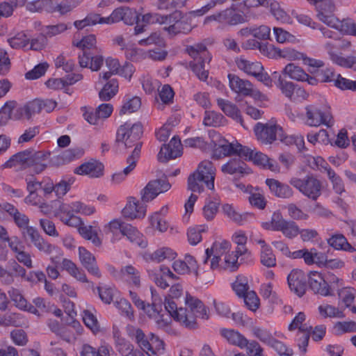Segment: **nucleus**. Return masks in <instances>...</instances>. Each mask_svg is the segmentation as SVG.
Segmentation results:
<instances>
[{"label":"nucleus","instance_id":"412c9836","mask_svg":"<svg viewBox=\"0 0 356 356\" xmlns=\"http://www.w3.org/2000/svg\"><path fill=\"white\" fill-rule=\"evenodd\" d=\"M79 259L87 271L97 278L101 277L100 270L97 265L95 257L83 247L79 248Z\"/></svg>","mask_w":356,"mask_h":356},{"label":"nucleus","instance_id":"79ce46f5","mask_svg":"<svg viewBox=\"0 0 356 356\" xmlns=\"http://www.w3.org/2000/svg\"><path fill=\"white\" fill-rule=\"evenodd\" d=\"M248 193L250 194L248 200L250 204L258 209H264L266 206V200L259 188L248 187Z\"/></svg>","mask_w":356,"mask_h":356},{"label":"nucleus","instance_id":"052dcab7","mask_svg":"<svg viewBox=\"0 0 356 356\" xmlns=\"http://www.w3.org/2000/svg\"><path fill=\"white\" fill-rule=\"evenodd\" d=\"M333 331L337 335L347 332H356V322L353 321H338L334 323Z\"/></svg>","mask_w":356,"mask_h":356},{"label":"nucleus","instance_id":"4be33fe9","mask_svg":"<svg viewBox=\"0 0 356 356\" xmlns=\"http://www.w3.org/2000/svg\"><path fill=\"white\" fill-rule=\"evenodd\" d=\"M185 303L191 309V313H193L191 316L195 319L197 317L204 320L209 319L208 309L200 300L187 293L185 298ZM189 314L191 315V314Z\"/></svg>","mask_w":356,"mask_h":356},{"label":"nucleus","instance_id":"7c9ffc66","mask_svg":"<svg viewBox=\"0 0 356 356\" xmlns=\"http://www.w3.org/2000/svg\"><path fill=\"white\" fill-rule=\"evenodd\" d=\"M176 255L177 254L172 249L163 247L157 249L154 252H145L143 257L147 262L159 263L166 259H175Z\"/></svg>","mask_w":356,"mask_h":356},{"label":"nucleus","instance_id":"ddd939ff","mask_svg":"<svg viewBox=\"0 0 356 356\" xmlns=\"http://www.w3.org/2000/svg\"><path fill=\"white\" fill-rule=\"evenodd\" d=\"M241 154V158L245 160L252 161L257 165L270 169L273 171L275 170V167L278 166L277 163L274 160L269 159L267 155L255 149H251L246 146H244Z\"/></svg>","mask_w":356,"mask_h":356},{"label":"nucleus","instance_id":"2f4dec72","mask_svg":"<svg viewBox=\"0 0 356 356\" xmlns=\"http://www.w3.org/2000/svg\"><path fill=\"white\" fill-rule=\"evenodd\" d=\"M228 79L229 87L232 91L243 96L250 94L249 92L252 84L249 81L241 79L232 74H228Z\"/></svg>","mask_w":356,"mask_h":356},{"label":"nucleus","instance_id":"f3484780","mask_svg":"<svg viewBox=\"0 0 356 356\" xmlns=\"http://www.w3.org/2000/svg\"><path fill=\"white\" fill-rule=\"evenodd\" d=\"M308 284L309 289L316 294L322 296H332V291L325 280L322 274L317 271H311L308 275Z\"/></svg>","mask_w":356,"mask_h":356},{"label":"nucleus","instance_id":"473e14b6","mask_svg":"<svg viewBox=\"0 0 356 356\" xmlns=\"http://www.w3.org/2000/svg\"><path fill=\"white\" fill-rule=\"evenodd\" d=\"M279 222L277 232H281L286 238L293 239L299 235L300 228L296 222L284 218L282 213Z\"/></svg>","mask_w":356,"mask_h":356},{"label":"nucleus","instance_id":"338daca9","mask_svg":"<svg viewBox=\"0 0 356 356\" xmlns=\"http://www.w3.org/2000/svg\"><path fill=\"white\" fill-rule=\"evenodd\" d=\"M232 289L239 297H243L248 293L249 286L248 279L243 276H238L232 284Z\"/></svg>","mask_w":356,"mask_h":356},{"label":"nucleus","instance_id":"09e8293b","mask_svg":"<svg viewBox=\"0 0 356 356\" xmlns=\"http://www.w3.org/2000/svg\"><path fill=\"white\" fill-rule=\"evenodd\" d=\"M320 315L323 318H343L345 314L338 307L328 304H323L318 307Z\"/></svg>","mask_w":356,"mask_h":356},{"label":"nucleus","instance_id":"603ef678","mask_svg":"<svg viewBox=\"0 0 356 356\" xmlns=\"http://www.w3.org/2000/svg\"><path fill=\"white\" fill-rule=\"evenodd\" d=\"M94 312H95L94 309L83 310V321L86 327H88L93 333H97L99 331L100 326Z\"/></svg>","mask_w":356,"mask_h":356},{"label":"nucleus","instance_id":"dca6fc26","mask_svg":"<svg viewBox=\"0 0 356 356\" xmlns=\"http://www.w3.org/2000/svg\"><path fill=\"white\" fill-rule=\"evenodd\" d=\"M216 21L220 23L229 25H236L243 23L245 18L243 15L236 12L234 9H226L220 13L211 15L205 18V23Z\"/></svg>","mask_w":356,"mask_h":356},{"label":"nucleus","instance_id":"bf43d9fd","mask_svg":"<svg viewBox=\"0 0 356 356\" xmlns=\"http://www.w3.org/2000/svg\"><path fill=\"white\" fill-rule=\"evenodd\" d=\"M205 62L208 60H193L190 63L192 71L202 81H207L209 76V70L205 69Z\"/></svg>","mask_w":356,"mask_h":356},{"label":"nucleus","instance_id":"774afa93","mask_svg":"<svg viewBox=\"0 0 356 356\" xmlns=\"http://www.w3.org/2000/svg\"><path fill=\"white\" fill-rule=\"evenodd\" d=\"M252 333L262 343L268 345L274 338L269 330L261 327H253L252 329Z\"/></svg>","mask_w":356,"mask_h":356},{"label":"nucleus","instance_id":"423d86ee","mask_svg":"<svg viewBox=\"0 0 356 356\" xmlns=\"http://www.w3.org/2000/svg\"><path fill=\"white\" fill-rule=\"evenodd\" d=\"M318 19L330 27L340 30L346 19L339 20L334 14L336 10L332 0H321L316 6Z\"/></svg>","mask_w":356,"mask_h":356},{"label":"nucleus","instance_id":"0e129e2a","mask_svg":"<svg viewBox=\"0 0 356 356\" xmlns=\"http://www.w3.org/2000/svg\"><path fill=\"white\" fill-rule=\"evenodd\" d=\"M8 42L13 49H23L29 44V38L24 33L21 32L8 39Z\"/></svg>","mask_w":356,"mask_h":356},{"label":"nucleus","instance_id":"aec40b11","mask_svg":"<svg viewBox=\"0 0 356 356\" xmlns=\"http://www.w3.org/2000/svg\"><path fill=\"white\" fill-rule=\"evenodd\" d=\"M325 48L329 54L330 60L334 63L345 68L356 70V56H349L343 57L341 54H337L334 51V46L330 42H327L325 44Z\"/></svg>","mask_w":356,"mask_h":356},{"label":"nucleus","instance_id":"f257e3e1","mask_svg":"<svg viewBox=\"0 0 356 356\" xmlns=\"http://www.w3.org/2000/svg\"><path fill=\"white\" fill-rule=\"evenodd\" d=\"M215 168L207 160L202 161L197 170L188 178V189L195 193H202L203 183L210 190L214 189Z\"/></svg>","mask_w":356,"mask_h":356},{"label":"nucleus","instance_id":"e2e57ef3","mask_svg":"<svg viewBox=\"0 0 356 356\" xmlns=\"http://www.w3.org/2000/svg\"><path fill=\"white\" fill-rule=\"evenodd\" d=\"M96 37L93 34H90L83 37L80 41H73L72 44L82 49V51H88L91 49L95 48Z\"/></svg>","mask_w":356,"mask_h":356},{"label":"nucleus","instance_id":"37998d69","mask_svg":"<svg viewBox=\"0 0 356 356\" xmlns=\"http://www.w3.org/2000/svg\"><path fill=\"white\" fill-rule=\"evenodd\" d=\"M149 342V346L145 353L149 356H160L164 354V343L158 337L151 333Z\"/></svg>","mask_w":356,"mask_h":356},{"label":"nucleus","instance_id":"f03ea898","mask_svg":"<svg viewBox=\"0 0 356 356\" xmlns=\"http://www.w3.org/2000/svg\"><path fill=\"white\" fill-rule=\"evenodd\" d=\"M94 212V207L88 206L81 202L76 201L70 204L62 203L58 207L56 216L65 225L69 227H76L81 224L82 219L75 216L74 213L88 216Z\"/></svg>","mask_w":356,"mask_h":356},{"label":"nucleus","instance_id":"6e6552de","mask_svg":"<svg viewBox=\"0 0 356 356\" xmlns=\"http://www.w3.org/2000/svg\"><path fill=\"white\" fill-rule=\"evenodd\" d=\"M164 306L170 316L175 321L179 322L188 329H195L197 327L196 319L187 313L186 309L182 307L178 308L177 304L172 299L166 297Z\"/></svg>","mask_w":356,"mask_h":356},{"label":"nucleus","instance_id":"4d7b16f0","mask_svg":"<svg viewBox=\"0 0 356 356\" xmlns=\"http://www.w3.org/2000/svg\"><path fill=\"white\" fill-rule=\"evenodd\" d=\"M222 212L229 218L238 224H243L247 219L248 213H238L232 204H225L222 207Z\"/></svg>","mask_w":356,"mask_h":356},{"label":"nucleus","instance_id":"4468645a","mask_svg":"<svg viewBox=\"0 0 356 356\" xmlns=\"http://www.w3.org/2000/svg\"><path fill=\"white\" fill-rule=\"evenodd\" d=\"M287 282L291 291L299 297H302L307 290V276L299 269H293L288 275Z\"/></svg>","mask_w":356,"mask_h":356},{"label":"nucleus","instance_id":"ea45409f","mask_svg":"<svg viewBox=\"0 0 356 356\" xmlns=\"http://www.w3.org/2000/svg\"><path fill=\"white\" fill-rule=\"evenodd\" d=\"M221 334L231 344L238 346L241 348H244L247 346L248 339L237 331L224 329L222 330Z\"/></svg>","mask_w":356,"mask_h":356},{"label":"nucleus","instance_id":"a19ab883","mask_svg":"<svg viewBox=\"0 0 356 356\" xmlns=\"http://www.w3.org/2000/svg\"><path fill=\"white\" fill-rule=\"evenodd\" d=\"M129 296H130L132 302H134V304L138 308L144 310L149 316L152 315V314L150 313L151 310H152L154 313V312L159 313V310L161 308V305H159V302L157 303L156 302L155 299L153 300V302L151 305L148 304L146 306L145 302L138 297V294L136 292L129 291Z\"/></svg>","mask_w":356,"mask_h":356},{"label":"nucleus","instance_id":"9d476101","mask_svg":"<svg viewBox=\"0 0 356 356\" xmlns=\"http://www.w3.org/2000/svg\"><path fill=\"white\" fill-rule=\"evenodd\" d=\"M40 99H35L24 107L17 108L15 112L8 104H6L4 107L0 111L1 119L3 118V115L7 118H13L15 120L19 119L23 114H25L28 119L31 118L33 115L39 113L42 111Z\"/></svg>","mask_w":356,"mask_h":356},{"label":"nucleus","instance_id":"680f3d73","mask_svg":"<svg viewBox=\"0 0 356 356\" xmlns=\"http://www.w3.org/2000/svg\"><path fill=\"white\" fill-rule=\"evenodd\" d=\"M141 106V100L138 97H134L124 103L120 110V115L131 113L138 111Z\"/></svg>","mask_w":356,"mask_h":356},{"label":"nucleus","instance_id":"393cba45","mask_svg":"<svg viewBox=\"0 0 356 356\" xmlns=\"http://www.w3.org/2000/svg\"><path fill=\"white\" fill-rule=\"evenodd\" d=\"M104 165L97 161L84 163L76 168L74 173L81 175H88L90 177L97 178L103 175Z\"/></svg>","mask_w":356,"mask_h":356},{"label":"nucleus","instance_id":"c85d7f7f","mask_svg":"<svg viewBox=\"0 0 356 356\" xmlns=\"http://www.w3.org/2000/svg\"><path fill=\"white\" fill-rule=\"evenodd\" d=\"M31 153V152L26 150L13 155L1 166V168H11L13 167H17L18 165H20L19 167L21 169L27 168L29 167Z\"/></svg>","mask_w":356,"mask_h":356},{"label":"nucleus","instance_id":"0eeeda50","mask_svg":"<svg viewBox=\"0 0 356 356\" xmlns=\"http://www.w3.org/2000/svg\"><path fill=\"white\" fill-rule=\"evenodd\" d=\"M305 110L307 124L314 127L324 124L327 127L334 124L333 117L329 107L309 105Z\"/></svg>","mask_w":356,"mask_h":356},{"label":"nucleus","instance_id":"c9c22d12","mask_svg":"<svg viewBox=\"0 0 356 356\" xmlns=\"http://www.w3.org/2000/svg\"><path fill=\"white\" fill-rule=\"evenodd\" d=\"M186 51L194 60H208L209 63L211 59L207 47L202 43L187 46Z\"/></svg>","mask_w":356,"mask_h":356},{"label":"nucleus","instance_id":"de8ad7c7","mask_svg":"<svg viewBox=\"0 0 356 356\" xmlns=\"http://www.w3.org/2000/svg\"><path fill=\"white\" fill-rule=\"evenodd\" d=\"M226 119L219 113L213 111H206L203 119V124L208 127H220L225 123Z\"/></svg>","mask_w":356,"mask_h":356},{"label":"nucleus","instance_id":"f8f14e48","mask_svg":"<svg viewBox=\"0 0 356 356\" xmlns=\"http://www.w3.org/2000/svg\"><path fill=\"white\" fill-rule=\"evenodd\" d=\"M170 187V184L165 179L152 180L141 191V200L143 202H149L160 193L168 191Z\"/></svg>","mask_w":356,"mask_h":356},{"label":"nucleus","instance_id":"39448f33","mask_svg":"<svg viewBox=\"0 0 356 356\" xmlns=\"http://www.w3.org/2000/svg\"><path fill=\"white\" fill-rule=\"evenodd\" d=\"M209 137L213 144V157L220 159L236 154L241 158V152L243 151L244 146L239 143H229L222 138L220 135L215 131H209Z\"/></svg>","mask_w":356,"mask_h":356},{"label":"nucleus","instance_id":"49530a36","mask_svg":"<svg viewBox=\"0 0 356 356\" xmlns=\"http://www.w3.org/2000/svg\"><path fill=\"white\" fill-rule=\"evenodd\" d=\"M126 237L131 243L135 244L141 248H145L148 245L146 237L140 232L136 227L131 225Z\"/></svg>","mask_w":356,"mask_h":356},{"label":"nucleus","instance_id":"6e6d98bb","mask_svg":"<svg viewBox=\"0 0 356 356\" xmlns=\"http://www.w3.org/2000/svg\"><path fill=\"white\" fill-rule=\"evenodd\" d=\"M188 0H156V6L159 10H172L186 6Z\"/></svg>","mask_w":356,"mask_h":356},{"label":"nucleus","instance_id":"bb28decb","mask_svg":"<svg viewBox=\"0 0 356 356\" xmlns=\"http://www.w3.org/2000/svg\"><path fill=\"white\" fill-rule=\"evenodd\" d=\"M49 155V153L40 151L31 153L28 168H31L36 174L42 172L47 167Z\"/></svg>","mask_w":356,"mask_h":356},{"label":"nucleus","instance_id":"a18cd8bd","mask_svg":"<svg viewBox=\"0 0 356 356\" xmlns=\"http://www.w3.org/2000/svg\"><path fill=\"white\" fill-rule=\"evenodd\" d=\"M282 74L298 81H304L307 77V74L300 67L293 63L286 65L282 70Z\"/></svg>","mask_w":356,"mask_h":356},{"label":"nucleus","instance_id":"72a5a7b5","mask_svg":"<svg viewBox=\"0 0 356 356\" xmlns=\"http://www.w3.org/2000/svg\"><path fill=\"white\" fill-rule=\"evenodd\" d=\"M74 227L78 229L79 234L84 239L90 241L94 245L98 247L101 245L102 241L98 236L97 230L92 225H86L81 220V224Z\"/></svg>","mask_w":356,"mask_h":356},{"label":"nucleus","instance_id":"c03bdc74","mask_svg":"<svg viewBox=\"0 0 356 356\" xmlns=\"http://www.w3.org/2000/svg\"><path fill=\"white\" fill-rule=\"evenodd\" d=\"M167 17V15H161L157 13H148L144 15L137 13L136 19L147 25L154 24H166Z\"/></svg>","mask_w":356,"mask_h":356},{"label":"nucleus","instance_id":"2eb2a0df","mask_svg":"<svg viewBox=\"0 0 356 356\" xmlns=\"http://www.w3.org/2000/svg\"><path fill=\"white\" fill-rule=\"evenodd\" d=\"M141 152V143H138L131 154L127 159V165L122 172L113 174V183L120 184L135 169L140 158Z\"/></svg>","mask_w":356,"mask_h":356},{"label":"nucleus","instance_id":"69168bd1","mask_svg":"<svg viewBox=\"0 0 356 356\" xmlns=\"http://www.w3.org/2000/svg\"><path fill=\"white\" fill-rule=\"evenodd\" d=\"M22 233L25 241L30 242L33 246L42 238L37 228L30 226Z\"/></svg>","mask_w":356,"mask_h":356},{"label":"nucleus","instance_id":"4c0bfd02","mask_svg":"<svg viewBox=\"0 0 356 356\" xmlns=\"http://www.w3.org/2000/svg\"><path fill=\"white\" fill-rule=\"evenodd\" d=\"M113 337L117 351L122 356H128L133 350L132 345L122 337L118 329L113 327Z\"/></svg>","mask_w":356,"mask_h":356},{"label":"nucleus","instance_id":"58836bf2","mask_svg":"<svg viewBox=\"0 0 356 356\" xmlns=\"http://www.w3.org/2000/svg\"><path fill=\"white\" fill-rule=\"evenodd\" d=\"M273 77L277 79L275 81V85L281 90L282 93L290 99H295L293 97L296 90V85L293 82L284 79L281 74L277 72H273Z\"/></svg>","mask_w":356,"mask_h":356},{"label":"nucleus","instance_id":"cd10ccee","mask_svg":"<svg viewBox=\"0 0 356 356\" xmlns=\"http://www.w3.org/2000/svg\"><path fill=\"white\" fill-rule=\"evenodd\" d=\"M137 18V12L128 7H120L113 10V23L122 21L125 24L133 25Z\"/></svg>","mask_w":356,"mask_h":356},{"label":"nucleus","instance_id":"1a4fd4ad","mask_svg":"<svg viewBox=\"0 0 356 356\" xmlns=\"http://www.w3.org/2000/svg\"><path fill=\"white\" fill-rule=\"evenodd\" d=\"M167 24L168 26L163 27L165 31L170 37H175L180 34H188L192 30L191 24L182 17L181 12H175L167 15Z\"/></svg>","mask_w":356,"mask_h":356},{"label":"nucleus","instance_id":"a211bd4d","mask_svg":"<svg viewBox=\"0 0 356 356\" xmlns=\"http://www.w3.org/2000/svg\"><path fill=\"white\" fill-rule=\"evenodd\" d=\"M182 145L179 138L174 136L168 145H163L158 154L161 162H166L181 155Z\"/></svg>","mask_w":356,"mask_h":356},{"label":"nucleus","instance_id":"c756f323","mask_svg":"<svg viewBox=\"0 0 356 356\" xmlns=\"http://www.w3.org/2000/svg\"><path fill=\"white\" fill-rule=\"evenodd\" d=\"M126 331L129 337L134 340L138 346L145 352L149 346V338L144 332L140 328L131 325L127 326Z\"/></svg>","mask_w":356,"mask_h":356},{"label":"nucleus","instance_id":"f704fd0d","mask_svg":"<svg viewBox=\"0 0 356 356\" xmlns=\"http://www.w3.org/2000/svg\"><path fill=\"white\" fill-rule=\"evenodd\" d=\"M111 16L107 17H102L100 15L96 13H90L88 15L83 19L76 20L74 22V26L77 29H83L86 26H93L96 24H109Z\"/></svg>","mask_w":356,"mask_h":356},{"label":"nucleus","instance_id":"b1692460","mask_svg":"<svg viewBox=\"0 0 356 356\" xmlns=\"http://www.w3.org/2000/svg\"><path fill=\"white\" fill-rule=\"evenodd\" d=\"M242 158L238 156L230 159L227 163L222 165L221 170L225 174L229 175H248L250 173V169L241 160Z\"/></svg>","mask_w":356,"mask_h":356},{"label":"nucleus","instance_id":"a878e982","mask_svg":"<svg viewBox=\"0 0 356 356\" xmlns=\"http://www.w3.org/2000/svg\"><path fill=\"white\" fill-rule=\"evenodd\" d=\"M217 104L226 115L239 122L243 128L248 129L244 124L239 109L234 104L229 100L218 98L217 99Z\"/></svg>","mask_w":356,"mask_h":356},{"label":"nucleus","instance_id":"13d9d810","mask_svg":"<svg viewBox=\"0 0 356 356\" xmlns=\"http://www.w3.org/2000/svg\"><path fill=\"white\" fill-rule=\"evenodd\" d=\"M312 329L302 328L296 334V341L300 352L305 354L307 352V347L309 343Z\"/></svg>","mask_w":356,"mask_h":356},{"label":"nucleus","instance_id":"5fc2aeb1","mask_svg":"<svg viewBox=\"0 0 356 356\" xmlns=\"http://www.w3.org/2000/svg\"><path fill=\"white\" fill-rule=\"evenodd\" d=\"M134 72V68L132 64L125 63L124 65L121 66L118 60L113 59V74H119L130 80Z\"/></svg>","mask_w":356,"mask_h":356},{"label":"nucleus","instance_id":"7ed1b4c3","mask_svg":"<svg viewBox=\"0 0 356 356\" xmlns=\"http://www.w3.org/2000/svg\"><path fill=\"white\" fill-rule=\"evenodd\" d=\"M289 183L312 200L316 201L321 195L322 181L313 174L307 175L302 179L293 177L289 179Z\"/></svg>","mask_w":356,"mask_h":356},{"label":"nucleus","instance_id":"8fccbe9b","mask_svg":"<svg viewBox=\"0 0 356 356\" xmlns=\"http://www.w3.org/2000/svg\"><path fill=\"white\" fill-rule=\"evenodd\" d=\"M326 254L324 252H318L316 248H313L307 250L305 264L307 265L315 264L317 266L322 268L324 264Z\"/></svg>","mask_w":356,"mask_h":356},{"label":"nucleus","instance_id":"e433bc0d","mask_svg":"<svg viewBox=\"0 0 356 356\" xmlns=\"http://www.w3.org/2000/svg\"><path fill=\"white\" fill-rule=\"evenodd\" d=\"M238 68L247 74L254 76L256 74L264 70V67L259 62H250L243 57L236 59Z\"/></svg>","mask_w":356,"mask_h":356},{"label":"nucleus","instance_id":"864d4df0","mask_svg":"<svg viewBox=\"0 0 356 356\" xmlns=\"http://www.w3.org/2000/svg\"><path fill=\"white\" fill-rule=\"evenodd\" d=\"M121 274L127 277L131 284L136 288L140 287V272L131 265L122 267L120 270Z\"/></svg>","mask_w":356,"mask_h":356},{"label":"nucleus","instance_id":"9b49d317","mask_svg":"<svg viewBox=\"0 0 356 356\" xmlns=\"http://www.w3.org/2000/svg\"><path fill=\"white\" fill-rule=\"evenodd\" d=\"M254 134L258 140L264 144H271L277 139V134L282 133L281 127L271 123L256 124Z\"/></svg>","mask_w":356,"mask_h":356},{"label":"nucleus","instance_id":"3c124183","mask_svg":"<svg viewBox=\"0 0 356 356\" xmlns=\"http://www.w3.org/2000/svg\"><path fill=\"white\" fill-rule=\"evenodd\" d=\"M115 306L118 309L122 316L126 317L131 321H134V309L127 300L123 298L118 299L116 297Z\"/></svg>","mask_w":356,"mask_h":356},{"label":"nucleus","instance_id":"6ab92c4d","mask_svg":"<svg viewBox=\"0 0 356 356\" xmlns=\"http://www.w3.org/2000/svg\"><path fill=\"white\" fill-rule=\"evenodd\" d=\"M146 213V207L134 197H129L126 206L122 210L124 218L129 220L143 218Z\"/></svg>","mask_w":356,"mask_h":356},{"label":"nucleus","instance_id":"5701e85b","mask_svg":"<svg viewBox=\"0 0 356 356\" xmlns=\"http://www.w3.org/2000/svg\"><path fill=\"white\" fill-rule=\"evenodd\" d=\"M266 184L271 193L279 198L289 199L293 196L294 191L290 186L275 179H267Z\"/></svg>","mask_w":356,"mask_h":356},{"label":"nucleus","instance_id":"20e7f679","mask_svg":"<svg viewBox=\"0 0 356 356\" xmlns=\"http://www.w3.org/2000/svg\"><path fill=\"white\" fill-rule=\"evenodd\" d=\"M143 132V126L140 123H135L131 125L126 122L117 130L115 143L120 145L122 143L121 145L124 148L133 146L135 147L138 143H141L137 141L140 139Z\"/></svg>","mask_w":356,"mask_h":356}]
</instances>
